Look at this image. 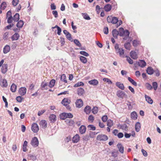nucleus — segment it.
Returning a JSON list of instances; mask_svg holds the SVG:
<instances>
[{
	"label": "nucleus",
	"mask_w": 161,
	"mask_h": 161,
	"mask_svg": "<svg viewBox=\"0 0 161 161\" xmlns=\"http://www.w3.org/2000/svg\"><path fill=\"white\" fill-rule=\"evenodd\" d=\"M4 60L2 59L0 62V67H1V71L2 73L4 74L8 70V65L6 63H4Z\"/></svg>",
	"instance_id": "1"
},
{
	"label": "nucleus",
	"mask_w": 161,
	"mask_h": 161,
	"mask_svg": "<svg viewBox=\"0 0 161 161\" xmlns=\"http://www.w3.org/2000/svg\"><path fill=\"white\" fill-rule=\"evenodd\" d=\"M60 119L64 120L66 118H71L73 117V115L70 113H63L60 114Z\"/></svg>",
	"instance_id": "2"
},
{
	"label": "nucleus",
	"mask_w": 161,
	"mask_h": 161,
	"mask_svg": "<svg viewBox=\"0 0 161 161\" xmlns=\"http://www.w3.org/2000/svg\"><path fill=\"white\" fill-rule=\"evenodd\" d=\"M107 21L109 23L115 24L118 22V18L115 17L109 16L107 18Z\"/></svg>",
	"instance_id": "3"
},
{
	"label": "nucleus",
	"mask_w": 161,
	"mask_h": 161,
	"mask_svg": "<svg viewBox=\"0 0 161 161\" xmlns=\"http://www.w3.org/2000/svg\"><path fill=\"white\" fill-rule=\"evenodd\" d=\"M31 144L34 147H37L39 145V141L37 138L36 137L33 138L31 140Z\"/></svg>",
	"instance_id": "4"
},
{
	"label": "nucleus",
	"mask_w": 161,
	"mask_h": 161,
	"mask_svg": "<svg viewBox=\"0 0 161 161\" xmlns=\"http://www.w3.org/2000/svg\"><path fill=\"white\" fill-rule=\"evenodd\" d=\"M0 85L3 87H6L8 86L7 80L3 79V77L0 75Z\"/></svg>",
	"instance_id": "5"
},
{
	"label": "nucleus",
	"mask_w": 161,
	"mask_h": 161,
	"mask_svg": "<svg viewBox=\"0 0 161 161\" xmlns=\"http://www.w3.org/2000/svg\"><path fill=\"white\" fill-rule=\"evenodd\" d=\"M108 138L107 136L103 134L98 135L97 137V140L100 141H104L107 140Z\"/></svg>",
	"instance_id": "6"
},
{
	"label": "nucleus",
	"mask_w": 161,
	"mask_h": 161,
	"mask_svg": "<svg viewBox=\"0 0 161 161\" xmlns=\"http://www.w3.org/2000/svg\"><path fill=\"white\" fill-rule=\"evenodd\" d=\"M70 101V100L68 98H64L62 101V103L65 106H67V109H69L70 108L68 105Z\"/></svg>",
	"instance_id": "7"
},
{
	"label": "nucleus",
	"mask_w": 161,
	"mask_h": 161,
	"mask_svg": "<svg viewBox=\"0 0 161 161\" xmlns=\"http://www.w3.org/2000/svg\"><path fill=\"white\" fill-rule=\"evenodd\" d=\"M117 96L119 97L123 98L124 97H126L127 95L125 93L121 90L118 91L116 93Z\"/></svg>",
	"instance_id": "8"
},
{
	"label": "nucleus",
	"mask_w": 161,
	"mask_h": 161,
	"mask_svg": "<svg viewBox=\"0 0 161 161\" xmlns=\"http://www.w3.org/2000/svg\"><path fill=\"white\" fill-rule=\"evenodd\" d=\"M31 130L34 133H37L39 130V127L36 123L33 124L31 126Z\"/></svg>",
	"instance_id": "9"
},
{
	"label": "nucleus",
	"mask_w": 161,
	"mask_h": 161,
	"mask_svg": "<svg viewBox=\"0 0 161 161\" xmlns=\"http://www.w3.org/2000/svg\"><path fill=\"white\" fill-rule=\"evenodd\" d=\"M26 88L25 87H21L19 90V94L21 96L25 95L26 92Z\"/></svg>",
	"instance_id": "10"
},
{
	"label": "nucleus",
	"mask_w": 161,
	"mask_h": 161,
	"mask_svg": "<svg viewBox=\"0 0 161 161\" xmlns=\"http://www.w3.org/2000/svg\"><path fill=\"white\" fill-rule=\"evenodd\" d=\"M75 104L77 107L80 108L83 105V102L81 99H77L76 101Z\"/></svg>",
	"instance_id": "11"
},
{
	"label": "nucleus",
	"mask_w": 161,
	"mask_h": 161,
	"mask_svg": "<svg viewBox=\"0 0 161 161\" xmlns=\"http://www.w3.org/2000/svg\"><path fill=\"white\" fill-rule=\"evenodd\" d=\"M116 52L117 54H119L121 57H124V50L122 48H120L118 50H117Z\"/></svg>",
	"instance_id": "12"
},
{
	"label": "nucleus",
	"mask_w": 161,
	"mask_h": 161,
	"mask_svg": "<svg viewBox=\"0 0 161 161\" xmlns=\"http://www.w3.org/2000/svg\"><path fill=\"white\" fill-rule=\"evenodd\" d=\"M130 56L133 59H136L138 58L137 53L132 51L130 53Z\"/></svg>",
	"instance_id": "13"
},
{
	"label": "nucleus",
	"mask_w": 161,
	"mask_h": 161,
	"mask_svg": "<svg viewBox=\"0 0 161 161\" xmlns=\"http://www.w3.org/2000/svg\"><path fill=\"white\" fill-rule=\"evenodd\" d=\"M79 130L80 133L82 134H84L86 132V127L85 126L82 125L79 128Z\"/></svg>",
	"instance_id": "14"
},
{
	"label": "nucleus",
	"mask_w": 161,
	"mask_h": 161,
	"mask_svg": "<svg viewBox=\"0 0 161 161\" xmlns=\"http://www.w3.org/2000/svg\"><path fill=\"white\" fill-rule=\"evenodd\" d=\"M80 139V136L79 135L76 134L73 137L72 141L74 143H77L79 141Z\"/></svg>",
	"instance_id": "15"
},
{
	"label": "nucleus",
	"mask_w": 161,
	"mask_h": 161,
	"mask_svg": "<svg viewBox=\"0 0 161 161\" xmlns=\"http://www.w3.org/2000/svg\"><path fill=\"white\" fill-rule=\"evenodd\" d=\"M138 64L140 67L143 68L146 66V63L144 60H141L138 62Z\"/></svg>",
	"instance_id": "16"
},
{
	"label": "nucleus",
	"mask_w": 161,
	"mask_h": 161,
	"mask_svg": "<svg viewBox=\"0 0 161 161\" xmlns=\"http://www.w3.org/2000/svg\"><path fill=\"white\" fill-rule=\"evenodd\" d=\"M39 124L42 128H45L47 127V123L46 120H43L40 121Z\"/></svg>",
	"instance_id": "17"
},
{
	"label": "nucleus",
	"mask_w": 161,
	"mask_h": 161,
	"mask_svg": "<svg viewBox=\"0 0 161 161\" xmlns=\"http://www.w3.org/2000/svg\"><path fill=\"white\" fill-rule=\"evenodd\" d=\"M49 118L51 122L54 123L56 120V116L53 114L50 115Z\"/></svg>",
	"instance_id": "18"
},
{
	"label": "nucleus",
	"mask_w": 161,
	"mask_h": 161,
	"mask_svg": "<svg viewBox=\"0 0 161 161\" xmlns=\"http://www.w3.org/2000/svg\"><path fill=\"white\" fill-rule=\"evenodd\" d=\"M116 85L118 88L122 90H124L125 89V86L124 84L120 82H117L116 83Z\"/></svg>",
	"instance_id": "19"
},
{
	"label": "nucleus",
	"mask_w": 161,
	"mask_h": 161,
	"mask_svg": "<svg viewBox=\"0 0 161 161\" xmlns=\"http://www.w3.org/2000/svg\"><path fill=\"white\" fill-rule=\"evenodd\" d=\"M117 147L119 149V151L122 153H123L124 152V147L120 143H119L117 145Z\"/></svg>",
	"instance_id": "20"
},
{
	"label": "nucleus",
	"mask_w": 161,
	"mask_h": 161,
	"mask_svg": "<svg viewBox=\"0 0 161 161\" xmlns=\"http://www.w3.org/2000/svg\"><path fill=\"white\" fill-rule=\"evenodd\" d=\"M84 89L81 88H78L77 89V94L78 95L80 96H81L83 95V94L84 93Z\"/></svg>",
	"instance_id": "21"
},
{
	"label": "nucleus",
	"mask_w": 161,
	"mask_h": 161,
	"mask_svg": "<svg viewBox=\"0 0 161 161\" xmlns=\"http://www.w3.org/2000/svg\"><path fill=\"white\" fill-rule=\"evenodd\" d=\"M145 97L146 100L148 103L150 104H152L153 103V100L150 97L145 95Z\"/></svg>",
	"instance_id": "22"
},
{
	"label": "nucleus",
	"mask_w": 161,
	"mask_h": 161,
	"mask_svg": "<svg viewBox=\"0 0 161 161\" xmlns=\"http://www.w3.org/2000/svg\"><path fill=\"white\" fill-rule=\"evenodd\" d=\"M154 71L153 68L151 67H148L146 70L147 73L149 75H152L154 73Z\"/></svg>",
	"instance_id": "23"
},
{
	"label": "nucleus",
	"mask_w": 161,
	"mask_h": 161,
	"mask_svg": "<svg viewBox=\"0 0 161 161\" xmlns=\"http://www.w3.org/2000/svg\"><path fill=\"white\" fill-rule=\"evenodd\" d=\"M88 83L90 85L96 86L98 84V81L94 79L89 81Z\"/></svg>",
	"instance_id": "24"
},
{
	"label": "nucleus",
	"mask_w": 161,
	"mask_h": 161,
	"mask_svg": "<svg viewBox=\"0 0 161 161\" xmlns=\"http://www.w3.org/2000/svg\"><path fill=\"white\" fill-rule=\"evenodd\" d=\"M118 126L119 127L120 129H122V130L125 131H126L127 130V125L124 124L123 125H121L119 124Z\"/></svg>",
	"instance_id": "25"
},
{
	"label": "nucleus",
	"mask_w": 161,
	"mask_h": 161,
	"mask_svg": "<svg viewBox=\"0 0 161 161\" xmlns=\"http://www.w3.org/2000/svg\"><path fill=\"white\" fill-rule=\"evenodd\" d=\"M19 37V34L18 33H15L11 36V38L12 41H14L18 40Z\"/></svg>",
	"instance_id": "26"
},
{
	"label": "nucleus",
	"mask_w": 161,
	"mask_h": 161,
	"mask_svg": "<svg viewBox=\"0 0 161 161\" xmlns=\"http://www.w3.org/2000/svg\"><path fill=\"white\" fill-rule=\"evenodd\" d=\"M10 50V47L8 45H6L3 48V52L5 54H6Z\"/></svg>",
	"instance_id": "27"
},
{
	"label": "nucleus",
	"mask_w": 161,
	"mask_h": 161,
	"mask_svg": "<svg viewBox=\"0 0 161 161\" xmlns=\"http://www.w3.org/2000/svg\"><path fill=\"white\" fill-rule=\"evenodd\" d=\"M130 33L128 30H125V32L124 34V36L123 39L124 40H126L129 36Z\"/></svg>",
	"instance_id": "28"
},
{
	"label": "nucleus",
	"mask_w": 161,
	"mask_h": 161,
	"mask_svg": "<svg viewBox=\"0 0 161 161\" xmlns=\"http://www.w3.org/2000/svg\"><path fill=\"white\" fill-rule=\"evenodd\" d=\"M131 118L134 120H136L137 119V115L135 112H133L131 113Z\"/></svg>",
	"instance_id": "29"
},
{
	"label": "nucleus",
	"mask_w": 161,
	"mask_h": 161,
	"mask_svg": "<svg viewBox=\"0 0 161 161\" xmlns=\"http://www.w3.org/2000/svg\"><path fill=\"white\" fill-rule=\"evenodd\" d=\"M141 128V125L140 123L137 122H136L135 125V130H136L137 132H139Z\"/></svg>",
	"instance_id": "30"
},
{
	"label": "nucleus",
	"mask_w": 161,
	"mask_h": 161,
	"mask_svg": "<svg viewBox=\"0 0 161 161\" xmlns=\"http://www.w3.org/2000/svg\"><path fill=\"white\" fill-rule=\"evenodd\" d=\"M91 108L89 106H87L84 109V111L87 114H89L91 112Z\"/></svg>",
	"instance_id": "31"
},
{
	"label": "nucleus",
	"mask_w": 161,
	"mask_h": 161,
	"mask_svg": "<svg viewBox=\"0 0 161 161\" xmlns=\"http://www.w3.org/2000/svg\"><path fill=\"white\" fill-rule=\"evenodd\" d=\"M118 34H119V33L116 29H114L113 30L112 34L114 38H117Z\"/></svg>",
	"instance_id": "32"
},
{
	"label": "nucleus",
	"mask_w": 161,
	"mask_h": 161,
	"mask_svg": "<svg viewBox=\"0 0 161 161\" xmlns=\"http://www.w3.org/2000/svg\"><path fill=\"white\" fill-rule=\"evenodd\" d=\"M19 14L18 13H16L13 17V20L15 22H17L19 20Z\"/></svg>",
	"instance_id": "33"
},
{
	"label": "nucleus",
	"mask_w": 161,
	"mask_h": 161,
	"mask_svg": "<svg viewBox=\"0 0 161 161\" xmlns=\"http://www.w3.org/2000/svg\"><path fill=\"white\" fill-rule=\"evenodd\" d=\"M17 89V86L14 84H13L11 86L10 90L12 92H15Z\"/></svg>",
	"instance_id": "34"
},
{
	"label": "nucleus",
	"mask_w": 161,
	"mask_h": 161,
	"mask_svg": "<svg viewBox=\"0 0 161 161\" xmlns=\"http://www.w3.org/2000/svg\"><path fill=\"white\" fill-rule=\"evenodd\" d=\"M111 6L109 4H108L104 7V9L107 12L110 11L111 10Z\"/></svg>",
	"instance_id": "35"
},
{
	"label": "nucleus",
	"mask_w": 161,
	"mask_h": 161,
	"mask_svg": "<svg viewBox=\"0 0 161 161\" xmlns=\"http://www.w3.org/2000/svg\"><path fill=\"white\" fill-rule=\"evenodd\" d=\"M80 60L84 64H86L87 62V58L83 56H80Z\"/></svg>",
	"instance_id": "36"
},
{
	"label": "nucleus",
	"mask_w": 161,
	"mask_h": 161,
	"mask_svg": "<svg viewBox=\"0 0 161 161\" xmlns=\"http://www.w3.org/2000/svg\"><path fill=\"white\" fill-rule=\"evenodd\" d=\"M81 14L83 18L85 19L89 20L91 19L90 17L87 13H82Z\"/></svg>",
	"instance_id": "37"
},
{
	"label": "nucleus",
	"mask_w": 161,
	"mask_h": 161,
	"mask_svg": "<svg viewBox=\"0 0 161 161\" xmlns=\"http://www.w3.org/2000/svg\"><path fill=\"white\" fill-rule=\"evenodd\" d=\"M60 79L61 81H64L65 83H67V80H66V76L64 74H63L61 75Z\"/></svg>",
	"instance_id": "38"
},
{
	"label": "nucleus",
	"mask_w": 161,
	"mask_h": 161,
	"mask_svg": "<svg viewBox=\"0 0 161 161\" xmlns=\"http://www.w3.org/2000/svg\"><path fill=\"white\" fill-rule=\"evenodd\" d=\"M24 25L23 21L21 20L19 21L17 23V26L19 28H21Z\"/></svg>",
	"instance_id": "39"
},
{
	"label": "nucleus",
	"mask_w": 161,
	"mask_h": 161,
	"mask_svg": "<svg viewBox=\"0 0 161 161\" xmlns=\"http://www.w3.org/2000/svg\"><path fill=\"white\" fill-rule=\"evenodd\" d=\"M107 125L109 127H111L114 125L113 121L111 119H109L107 120Z\"/></svg>",
	"instance_id": "40"
},
{
	"label": "nucleus",
	"mask_w": 161,
	"mask_h": 161,
	"mask_svg": "<svg viewBox=\"0 0 161 161\" xmlns=\"http://www.w3.org/2000/svg\"><path fill=\"white\" fill-rule=\"evenodd\" d=\"M125 30L123 28H119V35L121 36H124Z\"/></svg>",
	"instance_id": "41"
},
{
	"label": "nucleus",
	"mask_w": 161,
	"mask_h": 161,
	"mask_svg": "<svg viewBox=\"0 0 161 161\" xmlns=\"http://www.w3.org/2000/svg\"><path fill=\"white\" fill-rule=\"evenodd\" d=\"M128 80L133 85L135 86H137V83L135 81L131 79L130 77H128Z\"/></svg>",
	"instance_id": "42"
},
{
	"label": "nucleus",
	"mask_w": 161,
	"mask_h": 161,
	"mask_svg": "<svg viewBox=\"0 0 161 161\" xmlns=\"http://www.w3.org/2000/svg\"><path fill=\"white\" fill-rule=\"evenodd\" d=\"M48 85V84L47 83H44V82H42V83L41 85V87H42V90H44V89L47 90V88H45L46 86H47Z\"/></svg>",
	"instance_id": "43"
},
{
	"label": "nucleus",
	"mask_w": 161,
	"mask_h": 161,
	"mask_svg": "<svg viewBox=\"0 0 161 161\" xmlns=\"http://www.w3.org/2000/svg\"><path fill=\"white\" fill-rule=\"evenodd\" d=\"M140 44V41L137 40H135L133 42V45L134 47H136Z\"/></svg>",
	"instance_id": "44"
},
{
	"label": "nucleus",
	"mask_w": 161,
	"mask_h": 161,
	"mask_svg": "<svg viewBox=\"0 0 161 161\" xmlns=\"http://www.w3.org/2000/svg\"><path fill=\"white\" fill-rule=\"evenodd\" d=\"M7 7V4L5 2H3L0 5V9L2 10L4 9Z\"/></svg>",
	"instance_id": "45"
},
{
	"label": "nucleus",
	"mask_w": 161,
	"mask_h": 161,
	"mask_svg": "<svg viewBox=\"0 0 161 161\" xmlns=\"http://www.w3.org/2000/svg\"><path fill=\"white\" fill-rule=\"evenodd\" d=\"M55 81L54 79H52L49 82V86L50 88H52L54 85Z\"/></svg>",
	"instance_id": "46"
},
{
	"label": "nucleus",
	"mask_w": 161,
	"mask_h": 161,
	"mask_svg": "<svg viewBox=\"0 0 161 161\" xmlns=\"http://www.w3.org/2000/svg\"><path fill=\"white\" fill-rule=\"evenodd\" d=\"M125 48L128 50H130V42H128L126 43H125Z\"/></svg>",
	"instance_id": "47"
},
{
	"label": "nucleus",
	"mask_w": 161,
	"mask_h": 161,
	"mask_svg": "<svg viewBox=\"0 0 161 161\" xmlns=\"http://www.w3.org/2000/svg\"><path fill=\"white\" fill-rule=\"evenodd\" d=\"M84 85V83L82 82H78L74 85V87H77L81 86H83Z\"/></svg>",
	"instance_id": "48"
},
{
	"label": "nucleus",
	"mask_w": 161,
	"mask_h": 161,
	"mask_svg": "<svg viewBox=\"0 0 161 161\" xmlns=\"http://www.w3.org/2000/svg\"><path fill=\"white\" fill-rule=\"evenodd\" d=\"M74 43L77 46L79 47L81 46V44L80 42L77 39H74Z\"/></svg>",
	"instance_id": "49"
},
{
	"label": "nucleus",
	"mask_w": 161,
	"mask_h": 161,
	"mask_svg": "<svg viewBox=\"0 0 161 161\" xmlns=\"http://www.w3.org/2000/svg\"><path fill=\"white\" fill-rule=\"evenodd\" d=\"M98 112V109L97 107H94L92 109V112L94 114H97Z\"/></svg>",
	"instance_id": "50"
},
{
	"label": "nucleus",
	"mask_w": 161,
	"mask_h": 161,
	"mask_svg": "<svg viewBox=\"0 0 161 161\" xmlns=\"http://www.w3.org/2000/svg\"><path fill=\"white\" fill-rule=\"evenodd\" d=\"M145 86L149 90H151L153 88L152 86L148 83H147L145 84Z\"/></svg>",
	"instance_id": "51"
},
{
	"label": "nucleus",
	"mask_w": 161,
	"mask_h": 161,
	"mask_svg": "<svg viewBox=\"0 0 161 161\" xmlns=\"http://www.w3.org/2000/svg\"><path fill=\"white\" fill-rule=\"evenodd\" d=\"M28 158L30 159L33 160L36 159V157L35 155L32 154H29L28 155Z\"/></svg>",
	"instance_id": "52"
},
{
	"label": "nucleus",
	"mask_w": 161,
	"mask_h": 161,
	"mask_svg": "<svg viewBox=\"0 0 161 161\" xmlns=\"http://www.w3.org/2000/svg\"><path fill=\"white\" fill-rule=\"evenodd\" d=\"M87 127L90 130H94L96 129V127L93 125H89Z\"/></svg>",
	"instance_id": "53"
},
{
	"label": "nucleus",
	"mask_w": 161,
	"mask_h": 161,
	"mask_svg": "<svg viewBox=\"0 0 161 161\" xmlns=\"http://www.w3.org/2000/svg\"><path fill=\"white\" fill-rule=\"evenodd\" d=\"M80 54L86 57H88L89 56V54L88 53L84 51H80Z\"/></svg>",
	"instance_id": "54"
},
{
	"label": "nucleus",
	"mask_w": 161,
	"mask_h": 161,
	"mask_svg": "<svg viewBox=\"0 0 161 161\" xmlns=\"http://www.w3.org/2000/svg\"><path fill=\"white\" fill-rule=\"evenodd\" d=\"M126 57L127 58L126 60L130 64H132L133 63V60L130 57L126 56Z\"/></svg>",
	"instance_id": "55"
},
{
	"label": "nucleus",
	"mask_w": 161,
	"mask_h": 161,
	"mask_svg": "<svg viewBox=\"0 0 161 161\" xmlns=\"http://www.w3.org/2000/svg\"><path fill=\"white\" fill-rule=\"evenodd\" d=\"M103 81L108 83L109 84H111L112 82V81L109 79L107 78H104L103 79Z\"/></svg>",
	"instance_id": "56"
},
{
	"label": "nucleus",
	"mask_w": 161,
	"mask_h": 161,
	"mask_svg": "<svg viewBox=\"0 0 161 161\" xmlns=\"http://www.w3.org/2000/svg\"><path fill=\"white\" fill-rule=\"evenodd\" d=\"M153 89L155 90H156L158 87L157 83L156 82H153Z\"/></svg>",
	"instance_id": "57"
},
{
	"label": "nucleus",
	"mask_w": 161,
	"mask_h": 161,
	"mask_svg": "<svg viewBox=\"0 0 161 161\" xmlns=\"http://www.w3.org/2000/svg\"><path fill=\"white\" fill-rule=\"evenodd\" d=\"M66 36L67 39H68L71 42H72L73 41L71 35L70 33H69V34H67V35H66Z\"/></svg>",
	"instance_id": "58"
},
{
	"label": "nucleus",
	"mask_w": 161,
	"mask_h": 161,
	"mask_svg": "<svg viewBox=\"0 0 161 161\" xmlns=\"http://www.w3.org/2000/svg\"><path fill=\"white\" fill-rule=\"evenodd\" d=\"M19 0H13L12 2V4L14 6H16L18 3H19Z\"/></svg>",
	"instance_id": "59"
},
{
	"label": "nucleus",
	"mask_w": 161,
	"mask_h": 161,
	"mask_svg": "<svg viewBox=\"0 0 161 161\" xmlns=\"http://www.w3.org/2000/svg\"><path fill=\"white\" fill-rule=\"evenodd\" d=\"M23 99V98L21 96H18L16 97V100L19 103L21 102Z\"/></svg>",
	"instance_id": "60"
},
{
	"label": "nucleus",
	"mask_w": 161,
	"mask_h": 161,
	"mask_svg": "<svg viewBox=\"0 0 161 161\" xmlns=\"http://www.w3.org/2000/svg\"><path fill=\"white\" fill-rule=\"evenodd\" d=\"M108 119V117L107 115H104L102 118V120L103 122H105L107 121Z\"/></svg>",
	"instance_id": "61"
},
{
	"label": "nucleus",
	"mask_w": 161,
	"mask_h": 161,
	"mask_svg": "<svg viewBox=\"0 0 161 161\" xmlns=\"http://www.w3.org/2000/svg\"><path fill=\"white\" fill-rule=\"evenodd\" d=\"M8 36H9L8 33L7 32H5L3 35V39H4V40L7 39Z\"/></svg>",
	"instance_id": "62"
},
{
	"label": "nucleus",
	"mask_w": 161,
	"mask_h": 161,
	"mask_svg": "<svg viewBox=\"0 0 161 161\" xmlns=\"http://www.w3.org/2000/svg\"><path fill=\"white\" fill-rule=\"evenodd\" d=\"M154 72L156 74V75L157 76H159L160 75V72L158 69H156L154 71Z\"/></svg>",
	"instance_id": "63"
},
{
	"label": "nucleus",
	"mask_w": 161,
	"mask_h": 161,
	"mask_svg": "<svg viewBox=\"0 0 161 161\" xmlns=\"http://www.w3.org/2000/svg\"><path fill=\"white\" fill-rule=\"evenodd\" d=\"M103 32L104 34H107L108 32V28L107 27H105L103 29Z\"/></svg>",
	"instance_id": "64"
}]
</instances>
